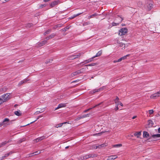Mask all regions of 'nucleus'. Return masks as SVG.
Listing matches in <instances>:
<instances>
[{
	"mask_svg": "<svg viewBox=\"0 0 160 160\" xmlns=\"http://www.w3.org/2000/svg\"><path fill=\"white\" fill-rule=\"evenodd\" d=\"M117 103L118 104V105H120L122 106H123V104L121 102L119 101V98H118V102H117Z\"/></svg>",
	"mask_w": 160,
	"mask_h": 160,
	"instance_id": "obj_35",
	"label": "nucleus"
},
{
	"mask_svg": "<svg viewBox=\"0 0 160 160\" xmlns=\"http://www.w3.org/2000/svg\"><path fill=\"white\" fill-rule=\"evenodd\" d=\"M14 113L17 116H20L22 115V113L19 110L18 111H15Z\"/></svg>",
	"mask_w": 160,
	"mask_h": 160,
	"instance_id": "obj_19",
	"label": "nucleus"
},
{
	"mask_svg": "<svg viewBox=\"0 0 160 160\" xmlns=\"http://www.w3.org/2000/svg\"><path fill=\"white\" fill-rule=\"evenodd\" d=\"M152 137L153 138L156 139L160 137V134H157L152 135Z\"/></svg>",
	"mask_w": 160,
	"mask_h": 160,
	"instance_id": "obj_18",
	"label": "nucleus"
},
{
	"mask_svg": "<svg viewBox=\"0 0 160 160\" xmlns=\"http://www.w3.org/2000/svg\"><path fill=\"white\" fill-rule=\"evenodd\" d=\"M107 146V145L104 143L101 144L100 145H98V146H96L95 145L93 146V149H101V148L103 147L106 146Z\"/></svg>",
	"mask_w": 160,
	"mask_h": 160,
	"instance_id": "obj_6",
	"label": "nucleus"
},
{
	"mask_svg": "<svg viewBox=\"0 0 160 160\" xmlns=\"http://www.w3.org/2000/svg\"><path fill=\"white\" fill-rule=\"evenodd\" d=\"M56 34L53 33L51 34L49 36V38L50 39L56 36Z\"/></svg>",
	"mask_w": 160,
	"mask_h": 160,
	"instance_id": "obj_31",
	"label": "nucleus"
},
{
	"mask_svg": "<svg viewBox=\"0 0 160 160\" xmlns=\"http://www.w3.org/2000/svg\"><path fill=\"white\" fill-rule=\"evenodd\" d=\"M13 152H10L9 153H7V154H5L4 156H2V159H4V158L7 157L10 154H11Z\"/></svg>",
	"mask_w": 160,
	"mask_h": 160,
	"instance_id": "obj_26",
	"label": "nucleus"
},
{
	"mask_svg": "<svg viewBox=\"0 0 160 160\" xmlns=\"http://www.w3.org/2000/svg\"><path fill=\"white\" fill-rule=\"evenodd\" d=\"M102 103V102H101L100 103H99L98 104L96 105L95 106L93 107H92V108H89V109H87L86 110H85L84 112H87L88 111H89L92 108H95V107H96L98 106L101 105Z\"/></svg>",
	"mask_w": 160,
	"mask_h": 160,
	"instance_id": "obj_14",
	"label": "nucleus"
},
{
	"mask_svg": "<svg viewBox=\"0 0 160 160\" xmlns=\"http://www.w3.org/2000/svg\"><path fill=\"white\" fill-rule=\"evenodd\" d=\"M148 112H149V113L150 114H152L153 113L154 111H153V110H149L148 111Z\"/></svg>",
	"mask_w": 160,
	"mask_h": 160,
	"instance_id": "obj_40",
	"label": "nucleus"
},
{
	"mask_svg": "<svg viewBox=\"0 0 160 160\" xmlns=\"http://www.w3.org/2000/svg\"><path fill=\"white\" fill-rule=\"evenodd\" d=\"M49 39H50V38H49V36L46 38V39L47 40H48Z\"/></svg>",
	"mask_w": 160,
	"mask_h": 160,
	"instance_id": "obj_57",
	"label": "nucleus"
},
{
	"mask_svg": "<svg viewBox=\"0 0 160 160\" xmlns=\"http://www.w3.org/2000/svg\"><path fill=\"white\" fill-rule=\"evenodd\" d=\"M2 126V122H0V127Z\"/></svg>",
	"mask_w": 160,
	"mask_h": 160,
	"instance_id": "obj_59",
	"label": "nucleus"
},
{
	"mask_svg": "<svg viewBox=\"0 0 160 160\" xmlns=\"http://www.w3.org/2000/svg\"><path fill=\"white\" fill-rule=\"evenodd\" d=\"M118 24L115 23V22H113L112 23V25L113 26H116Z\"/></svg>",
	"mask_w": 160,
	"mask_h": 160,
	"instance_id": "obj_49",
	"label": "nucleus"
},
{
	"mask_svg": "<svg viewBox=\"0 0 160 160\" xmlns=\"http://www.w3.org/2000/svg\"><path fill=\"white\" fill-rule=\"evenodd\" d=\"M102 51H98V53L96 54V55L94 56V57L96 58L100 56L102 54Z\"/></svg>",
	"mask_w": 160,
	"mask_h": 160,
	"instance_id": "obj_22",
	"label": "nucleus"
},
{
	"mask_svg": "<svg viewBox=\"0 0 160 160\" xmlns=\"http://www.w3.org/2000/svg\"><path fill=\"white\" fill-rule=\"evenodd\" d=\"M122 146V145L121 144H119L113 145L112 147L115 148H118Z\"/></svg>",
	"mask_w": 160,
	"mask_h": 160,
	"instance_id": "obj_25",
	"label": "nucleus"
},
{
	"mask_svg": "<svg viewBox=\"0 0 160 160\" xmlns=\"http://www.w3.org/2000/svg\"><path fill=\"white\" fill-rule=\"evenodd\" d=\"M95 58V57H94V56L92 57V58L89 59V60H90V62H91V61H92L93 60V59Z\"/></svg>",
	"mask_w": 160,
	"mask_h": 160,
	"instance_id": "obj_43",
	"label": "nucleus"
},
{
	"mask_svg": "<svg viewBox=\"0 0 160 160\" xmlns=\"http://www.w3.org/2000/svg\"><path fill=\"white\" fill-rule=\"evenodd\" d=\"M42 117V116H40V115L39 116H38V117L37 118V119L36 120H35V121H33V122H31L30 123L31 124V123H33L34 122H35L39 118L41 117Z\"/></svg>",
	"mask_w": 160,
	"mask_h": 160,
	"instance_id": "obj_42",
	"label": "nucleus"
},
{
	"mask_svg": "<svg viewBox=\"0 0 160 160\" xmlns=\"http://www.w3.org/2000/svg\"><path fill=\"white\" fill-rule=\"evenodd\" d=\"M17 104H15V107L16 106H17Z\"/></svg>",
	"mask_w": 160,
	"mask_h": 160,
	"instance_id": "obj_64",
	"label": "nucleus"
},
{
	"mask_svg": "<svg viewBox=\"0 0 160 160\" xmlns=\"http://www.w3.org/2000/svg\"><path fill=\"white\" fill-rule=\"evenodd\" d=\"M120 22H121L123 20V18L120 17Z\"/></svg>",
	"mask_w": 160,
	"mask_h": 160,
	"instance_id": "obj_52",
	"label": "nucleus"
},
{
	"mask_svg": "<svg viewBox=\"0 0 160 160\" xmlns=\"http://www.w3.org/2000/svg\"><path fill=\"white\" fill-rule=\"evenodd\" d=\"M160 97V91H159L157 93L153 94L151 96V98H155L156 97Z\"/></svg>",
	"mask_w": 160,
	"mask_h": 160,
	"instance_id": "obj_8",
	"label": "nucleus"
},
{
	"mask_svg": "<svg viewBox=\"0 0 160 160\" xmlns=\"http://www.w3.org/2000/svg\"><path fill=\"white\" fill-rule=\"evenodd\" d=\"M10 93H6L1 96L0 98H1L2 101L1 102L3 103L9 100L10 98Z\"/></svg>",
	"mask_w": 160,
	"mask_h": 160,
	"instance_id": "obj_1",
	"label": "nucleus"
},
{
	"mask_svg": "<svg viewBox=\"0 0 160 160\" xmlns=\"http://www.w3.org/2000/svg\"><path fill=\"white\" fill-rule=\"evenodd\" d=\"M148 125L149 126V127H152L154 125V124L152 120H148Z\"/></svg>",
	"mask_w": 160,
	"mask_h": 160,
	"instance_id": "obj_13",
	"label": "nucleus"
},
{
	"mask_svg": "<svg viewBox=\"0 0 160 160\" xmlns=\"http://www.w3.org/2000/svg\"><path fill=\"white\" fill-rule=\"evenodd\" d=\"M46 138L45 136H42V137H40L39 138H38L39 139V141H41L42 140Z\"/></svg>",
	"mask_w": 160,
	"mask_h": 160,
	"instance_id": "obj_34",
	"label": "nucleus"
},
{
	"mask_svg": "<svg viewBox=\"0 0 160 160\" xmlns=\"http://www.w3.org/2000/svg\"><path fill=\"white\" fill-rule=\"evenodd\" d=\"M50 0H44V2H47L49 1Z\"/></svg>",
	"mask_w": 160,
	"mask_h": 160,
	"instance_id": "obj_53",
	"label": "nucleus"
},
{
	"mask_svg": "<svg viewBox=\"0 0 160 160\" xmlns=\"http://www.w3.org/2000/svg\"><path fill=\"white\" fill-rule=\"evenodd\" d=\"M137 117V116H134L132 118V119H134L135 118H136Z\"/></svg>",
	"mask_w": 160,
	"mask_h": 160,
	"instance_id": "obj_56",
	"label": "nucleus"
},
{
	"mask_svg": "<svg viewBox=\"0 0 160 160\" xmlns=\"http://www.w3.org/2000/svg\"><path fill=\"white\" fill-rule=\"evenodd\" d=\"M66 104L67 103H61L59 104L58 106V107L56 108L55 109V110H56L57 109H58L60 108L64 107H65L66 106Z\"/></svg>",
	"mask_w": 160,
	"mask_h": 160,
	"instance_id": "obj_11",
	"label": "nucleus"
},
{
	"mask_svg": "<svg viewBox=\"0 0 160 160\" xmlns=\"http://www.w3.org/2000/svg\"><path fill=\"white\" fill-rule=\"evenodd\" d=\"M51 31V29H49L47 30L43 34L44 35H46L47 34H48L50 33Z\"/></svg>",
	"mask_w": 160,
	"mask_h": 160,
	"instance_id": "obj_30",
	"label": "nucleus"
},
{
	"mask_svg": "<svg viewBox=\"0 0 160 160\" xmlns=\"http://www.w3.org/2000/svg\"><path fill=\"white\" fill-rule=\"evenodd\" d=\"M120 45L121 46H122V47H123V46H124V47L125 46V45L124 44H123V43H122Z\"/></svg>",
	"mask_w": 160,
	"mask_h": 160,
	"instance_id": "obj_50",
	"label": "nucleus"
},
{
	"mask_svg": "<svg viewBox=\"0 0 160 160\" xmlns=\"http://www.w3.org/2000/svg\"><path fill=\"white\" fill-rule=\"evenodd\" d=\"M9 0H5V1H8Z\"/></svg>",
	"mask_w": 160,
	"mask_h": 160,
	"instance_id": "obj_62",
	"label": "nucleus"
},
{
	"mask_svg": "<svg viewBox=\"0 0 160 160\" xmlns=\"http://www.w3.org/2000/svg\"><path fill=\"white\" fill-rule=\"evenodd\" d=\"M24 140H25V139L23 138L22 139H21V140H19V142L21 143L23 141H24Z\"/></svg>",
	"mask_w": 160,
	"mask_h": 160,
	"instance_id": "obj_44",
	"label": "nucleus"
},
{
	"mask_svg": "<svg viewBox=\"0 0 160 160\" xmlns=\"http://www.w3.org/2000/svg\"><path fill=\"white\" fill-rule=\"evenodd\" d=\"M9 141H4V142H2L0 144V148L3 146L5 145L6 144L9 143Z\"/></svg>",
	"mask_w": 160,
	"mask_h": 160,
	"instance_id": "obj_21",
	"label": "nucleus"
},
{
	"mask_svg": "<svg viewBox=\"0 0 160 160\" xmlns=\"http://www.w3.org/2000/svg\"><path fill=\"white\" fill-rule=\"evenodd\" d=\"M69 146H67L65 147V149H67L68 148Z\"/></svg>",
	"mask_w": 160,
	"mask_h": 160,
	"instance_id": "obj_60",
	"label": "nucleus"
},
{
	"mask_svg": "<svg viewBox=\"0 0 160 160\" xmlns=\"http://www.w3.org/2000/svg\"><path fill=\"white\" fill-rule=\"evenodd\" d=\"M130 56V54H127L125 56H126V57L127 58V57H129Z\"/></svg>",
	"mask_w": 160,
	"mask_h": 160,
	"instance_id": "obj_58",
	"label": "nucleus"
},
{
	"mask_svg": "<svg viewBox=\"0 0 160 160\" xmlns=\"http://www.w3.org/2000/svg\"><path fill=\"white\" fill-rule=\"evenodd\" d=\"M118 98L117 96L116 97V98L114 100V101L116 104V107H115V108L114 109H115V110H116V111H117L119 109V108H118V104L117 103V102H118Z\"/></svg>",
	"mask_w": 160,
	"mask_h": 160,
	"instance_id": "obj_9",
	"label": "nucleus"
},
{
	"mask_svg": "<svg viewBox=\"0 0 160 160\" xmlns=\"http://www.w3.org/2000/svg\"><path fill=\"white\" fill-rule=\"evenodd\" d=\"M100 88H99V89H96L93 90V91H92L91 92L93 94L94 93L96 92L99 91L100 90Z\"/></svg>",
	"mask_w": 160,
	"mask_h": 160,
	"instance_id": "obj_28",
	"label": "nucleus"
},
{
	"mask_svg": "<svg viewBox=\"0 0 160 160\" xmlns=\"http://www.w3.org/2000/svg\"><path fill=\"white\" fill-rule=\"evenodd\" d=\"M97 65L96 63H92L90 64H88L86 65L87 66H92Z\"/></svg>",
	"mask_w": 160,
	"mask_h": 160,
	"instance_id": "obj_36",
	"label": "nucleus"
},
{
	"mask_svg": "<svg viewBox=\"0 0 160 160\" xmlns=\"http://www.w3.org/2000/svg\"><path fill=\"white\" fill-rule=\"evenodd\" d=\"M34 141L35 142H39V139H38V138H37V139H35V140H34Z\"/></svg>",
	"mask_w": 160,
	"mask_h": 160,
	"instance_id": "obj_46",
	"label": "nucleus"
},
{
	"mask_svg": "<svg viewBox=\"0 0 160 160\" xmlns=\"http://www.w3.org/2000/svg\"><path fill=\"white\" fill-rule=\"evenodd\" d=\"M58 126V125H57L55 127L56 128V126Z\"/></svg>",
	"mask_w": 160,
	"mask_h": 160,
	"instance_id": "obj_61",
	"label": "nucleus"
},
{
	"mask_svg": "<svg viewBox=\"0 0 160 160\" xmlns=\"http://www.w3.org/2000/svg\"><path fill=\"white\" fill-rule=\"evenodd\" d=\"M141 135V132H136L134 133V136H137L138 138L139 137V136H140Z\"/></svg>",
	"mask_w": 160,
	"mask_h": 160,
	"instance_id": "obj_27",
	"label": "nucleus"
},
{
	"mask_svg": "<svg viewBox=\"0 0 160 160\" xmlns=\"http://www.w3.org/2000/svg\"><path fill=\"white\" fill-rule=\"evenodd\" d=\"M153 7V5L152 4H149L148 5V10L150 11V10Z\"/></svg>",
	"mask_w": 160,
	"mask_h": 160,
	"instance_id": "obj_23",
	"label": "nucleus"
},
{
	"mask_svg": "<svg viewBox=\"0 0 160 160\" xmlns=\"http://www.w3.org/2000/svg\"><path fill=\"white\" fill-rule=\"evenodd\" d=\"M82 54V53H79L77 55L71 56L69 57L70 59L72 60L78 58L80 57Z\"/></svg>",
	"mask_w": 160,
	"mask_h": 160,
	"instance_id": "obj_7",
	"label": "nucleus"
},
{
	"mask_svg": "<svg viewBox=\"0 0 160 160\" xmlns=\"http://www.w3.org/2000/svg\"><path fill=\"white\" fill-rule=\"evenodd\" d=\"M58 2L59 1H55L52 2L50 4V6L51 8L54 7L55 6L58 4Z\"/></svg>",
	"mask_w": 160,
	"mask_h": 160,
	"instance_id": "obj_12",
	"label": "nucleus"
},
{
	"mask_svg": "<svg viewBox=\"0 0 160 160\" xmlns=\"http://www.w3.org/2000/svg\"><path fill=\"white\" fill-rule=\"evenodd\" d=\"M10 120L8 118H5L3 120L2 122V126H3L4 127H6L8 125H10L9 122Z\"/></svg>",
	"mask_w": 160,
	"mask_h": 160,
	"instance_id": "obj_4",
	"label": "nucleus"
},
{
	"mask_svg": "<svg viewBox=\"0 0 160 160\" xmlns=\"http://www.w3.org/2000/svg\"><path fill=\"white\" fill-rule=\"evenodd\" d=\"M41 153L40 151H37L36 152H35L30 154V156H33L35 155L38 154H39L40 153Z\"/></svg>",
	"mask_w": 160,
	"mask_h": 160,
	"instance_id": "obj_17",
	"label": "nucleus"
},
{
	"mask_svg": "<svg viewBox=\"0 0 160 160\" xmlns=\"http://www.w3.org/2000/svg\"><path fill=\"white\" fill-rule=\"evenodd\" d=\"M128 32V29L126 28H122L120 29L118 35L121 36L125 35Z\"/></svg>",
	"mask_w": 160,
	"mask_h": 160,
	"instance_id": "obj_2",
	"label": "nucleus"
},
{
	"mask_svg": "<svg viewBox=\"0 0 160 160\" xmlns=\"http://www.w3.org/2000/svg\"><path fill=\"white\" fill-rule=\"evenodd\" d=\"M122 60V59L121 58H120L119 59H118L117 60L114 61L113 62L116 63V62H120Z\"/></svg>",
	"mask_w": 160,
	"mask_h": 160,
	"instance_id": "obj_37",
	"label": "nucleus"
},
{
	"mask_svg": "<svg viewBox=\"0 0 160 160\" xmlns=\"http://www.w3.org/2000/svg\"><path fill=\"white\" fill-rule=\"evenodd\" d=\"M158 132L160 133V127L158 129Z\"/></svg>",
	"mask_w": 160,
	"mask_h": 160,
	"instance_id": "obj_55",
	"label": "nucleus"
},
{
	"mask_svg": "<svg viewBox=\"0 0 160 160\" xmlns=\"http://www.w3.org/2000/svg\"><path fill=\"white\" fill-rule=\"evenodd\" d=\"M69 28L68 26L66 27L65 28H63L62 29V31L63 32H66L68 29H69Z\"/></svg>",
	"mask_w": 160,
	"mask_h": 160,
	"instance_id": "obj_33",
	"label": "nucleus"
},
{
	"mask_svg": "<svg viewBox=\"0 0 160 160\" xmlns=\"http://www.w3.org/2000/svg\"><path fill=\"white\" fill-rule=\"evenodd\" d=\"M47 41L46 40L42 41L39 43L38 45L39 46H42L45 44H46L47 43Z\"/></svg>",
	"mask_w": 160,
	"mask_h": 160,
	"instance_id": "obj_20",
	"label": "nucleus"
},
{
	"mask_svg": "<svg viewBox=\"0 0 160 160\" xmlns=\"http://www.w3.org/2000/svg\"><path fill=\"white\" fill-rule=\"evenodd\" d=\"M117 157L116 156H111L108 158L109 160H113L116 158Z\"/></svg>",
	"mask_w": 160,
	"mask_h": 160,
	"instance_id": "obj_29",
	"label": "nucleus"
},
{
	"mask_svg": "<svg viewBox=\"0 0 160 160\" xmlns=\"http://www.w3.org/2000/svg\"><path fill=\"white\" fill-rule=\"evenodd\" d=\"M90 115V113L87 114H86L80 116H79L77 118V120H79V119L87 117H89V115Z\"/></svg>",
	"mask_w": 160,
	"mask_h": 160,
	"instance_id": "obj_10",
	"label": "nucleus"
},
{
	"mask_svg": "<svg viewBox=\"0 0 160 160\" xmlns=\"http://www.w3.org/2000/svg\"><path fill=\"white\" fill-rule=\"evenodd\" d=\"M46 6V4H41L40 5V7L42 8L43 7H44Z\"/></svg>",
	"mask_w": 160,
	"mask_h": 160,
	"instance_id": "obj_45",
	"label": "nucleus"
},
{
	"mask_svg": "<svg viewBox=\"0 0 160 160\" xmlns=\"http://www.w3.org/2000/svg\"><path fill=\"white\" fill-rule=\"evenodd\" d=\"M143 136L144 138H148L149 137V135L147 132L144 131L143 132Z\"/></svg>",
	"mask_w": 160,
	"mask_h": 160,
	"instance_id": "obj_16",
	"label": "nucleus"
},
{
	"mask_svg": "<svg viewBox=\"0 0 160 160\" xmlns=\"http://www.w3.org/2000/svg\"><path fill=\"white\" fill-rule=\"evenodd\" d=\"M29 124H29H29H27V125H24V126H20V127H25V126H26L28 125H29Z\"/></svg>",
	"mask_w": 160,
	"mask_h": 160,
	"instance_id": "obj_51",
	"label": "nucleus"
},
{
	"mask_svg": "<svg viewBox=\"0 0 160 160\" xmlns=\"http://www.w3.org/2000/svg\"><path fill=\"white\" fill-rule=\"evenodd\" d=\"M98 15L96 13H95L92 14V15L89 16L88 17V18H90L93 17H94Z\"/></svg>",
	"mask_w": 160,
	"mask_h": 160,
	"instance_id": "obj_32",
	"label": "nucleus"
},
{
	"mask_svg": "<svg viewBox=\"0 0 160 160\" xmlns=\"http://www.w3.org/2000/svg\"><path fill=\"white\" fill-rule=\"evenodd\" d=\"M76 81H73L72 82H76Z\"/></svg>",
	"mask_w": 160,
	"mask_h": 160,
	"instance_id": "obj_63",
	"label": "nucleus"
},
{
	"mask_svg": "<svg viewBox=\"0 0 160 160\" xmlns=\"http://www.w3.org/2000/svg\"><path fill=\"white\" fill-rule=\"evenodd\" d=\"M82 12L79 13L78 14H74L73 15V16H72L70 18L71 19H72L75 18V17L78 16V15H80L82 13Z\"/></svg>",
	"mask_w": 160,
	"mask_h": 160,
	"instance_id": "obj_24",
	"label": "nucleus"
},
{
	"mask_svg": "<svg viewBox=\"0 0 160 160\" xmlns=\"http://www.w3.org/2000/svg\"><path fill=\"white\" fill-rule=\"evenodd\" d=\"M67 122H64L62 123H60L58 124V126H56V128H58V127H61L63 124L66 123Z\"/></svg>",
	"mask_w": 160,
	"mask_h": 160,
	"instance_id": "obj_38",
	"label": "nucleus"
},
{
	"mask_svg": "<svg viewBox=\"0 0 160 160\" xmlns=\"http://www.w3.org/2000/svg\"><path fill=\"white\" fill-rule=\"evenodd\" d=\"M52 59H49V60H47V61L46 62H45V63L47 64V63H51L52 62Z\"/></svg>",
	"mask_w": 160,
	"mask_h": 160,
	"instance_id": "obj_39",
	"label": "nucleus"
},
{
	"mask_svg": "<svg viewBox=\"0 0 160 160\" xmlns=\"http://www.w3.org/2000/svg\"><path fill=\"white\" fill-rule=\"evenodd\" d=\"M85 62H86V63H88L90 62V60H89V59H88V60H85Z\"/></svg>",
	"mask_w": 160,
	"mask_h": 160,
	"instance_id": "obj_48",
	"label": "nucleus"
},
{
	"mask_svg": "<svg viewBox=\"0 0 160 160\" xmlns=\"http://www.w3.org/2000/svg\"><path fill=\"white\" fill-rule=\"evenodd\" d=\"M122 60H124V59H126L127 58L126 57V56H123V57H122L121 58Z\"/></svg>",
	"mask_w": 160,
	"mask_h": 160,
	"instance_id": "obj_47",
	"label": "nucleus"
},
{
	"mask_svg": "<svg viewBox=\"0 0 160 160\" xmlns=\"http://www.w3.org/2000/svg\"><path fill=\"white\" fill-rule=\"evenodd\" d=\"M83 68H82L79 70H78L74 72H73L71 75V77H72L80 75L83 72Z\"/></svg>",
	"mask_w": 160,
	"mask_h": 160,
	"instance_id": "obj_3",
	"label": "nucleus"
},
{
	"mask_svg": "<svg viewBox=\"0 0 160 160\" xmlns=\"http://www.w3.org/2000/svg\"><path fill=\"white\" fill-rule=\"evenodd\" d=\"M30 81V79L28 78L25 79H24L23 80H22L18 84V86L20 87L22 85V84L25 83L27 82Z\"/></svg>",
	"mask_w": 160,
	"mask_h": 160,
	"instance_id": "obj_5",
	"label": "nucleus"
},
{
	"mask_svg": "<svg viewBox=\"0 0 160 160\" xmlns=\"http://www.w3.org/2000/svg\"><path fill=\"white\" fill-rule=\"evenodd\" d=\"M96 156L95 155L89 154L84 156V158L87 159L88 158H92Z\"/></svg>",
	"mask_w": 160,
	"mask_h": 160,
	"instance_id": "obj_15",
	"label": "nucleus"
},
{
	"mask_svg": "<svg viewBox=\"0 0 160 160\" xmlns=\"http://www.w3.org/2000/svg\"><path fill=\"white\" fill-rule=\"evenodd\" d=\"M32 24H31V23H28V24H27V27L28 28H30L32 26Z\"/></svg>",
	"mask_w": 160,
	"mask_h": 160,
	"instance_id": "obj_41",
	"label": "nucleus"
},
{
	"mask_svg": "<svg viewBox=\"0 0 160 160\" xmlns=\"http://www.w3.org/2000/svg\"><path fill=\"white\" fill-rule=\"evenodd\" d=\"M1 98H0V104H1L2 103V102H1Z\"/></svg>",
	"mask_w": 160,
	"mask_h": 160,
	"instance_id": "obj_54",
	"label": "nucleus"
}]
</instances>
